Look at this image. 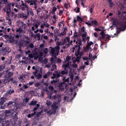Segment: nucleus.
<instances>
[{"mask_svg":"<svg viewBox=\"0 0 126 126\" xmlns=\"http://www.w3.org/2000/svg\"><path fill=\"white\" fill-rule=\"evenodd\" d=\"M76 45H75L74 47L72 48L73 51H76L75 52V56L76 57L75 59L76 62H80L82 56L83 55V51H80V50L82 49V40L78 39L76 41Z\"/></svg>","mask_w":126,"mask_h":126,"instance_id":"nucleus-1","label":"nucleus"},{"mask_svg":"<svg viewBox=\"0 0 126 126\" xmlns=\"http://www.w3.org/2000/svg\"><path fill=\"white\" fill-rule=\"evenodd\" d=\"M68 71L67 70H63L62 71L55 70L53 73V76L51 77V79H59L60 77H62L64 74H67Z\"/></svg>","mask_w":126,"mask_h":126,"instance_id":"nucleus-2","label":"nucleus"},{"mask_svg":"<svg viewBox=\"0 0 126 126\" xmlns=\"http://www.w3.org/2000/svg\"><path fill=\"white\" fill-rule=\"evenodd\" d=\"M6 102V98L2 97L0 98V109H6V108H8V107H10L11 106H12V105H13V103H14V102L12 101H10L8 102ZM6 102V103H5ZM4 103H5L4 104ZM3 104H4L3 105Z\"/></svg>","mask_w":126,"mask_h":126,"instance_id":"nucleus-3","label":"nucleus"},{"mask_svg":"<svg viewBox=\"0 0 126 126\" xmlns=\"http://www.w3.org/2000/svg\"><path fill=\"white\" fill-rule=\"evenodd\" d=\"M6 20L8 21H11L13 19V16L14 15V12L11 11V3H9L7 4L6 6Z\"/></svg>","mask_w":126,"mask_h":126,"instance_id":"nucleus-4","label":"nucleus"},{"mask_svg":"<svg viewBox=\"0 0 126 126\" xmlns=\"http://www.w3.org/2000/svg\"><path fill=\"white\" fill-rule=\"evenodd\" d=\"M70 60H71V57L68 56L66 57L64 63L62 65L64 70L70 71V68L69 67V61H70Z\"/></svg>","mask_w":126,"mask_h":126,"instance_id":"nucleus-5","label":"nucleus"},{"mask_svg":"<svg viewBox=\"0 0 126 126\" xmlns=\"http://www.w3.org/2000/svg\"><path fill=\"white\" fill-rule=\"evenodd\" d=\"M32 69L34 71H32V74L36 78V79H41L42 78V74H38L40 69L38 68H36L35 66H32Z\"/></svg>","mask_w":126,"mask_h":126,"instance_id":"nucleus-6","label":"nucleus"},{"mask_svg":"<svg viewBox=\"0 0 126 126\" xmlns=\"http://www.w3.org/2000/svg\"><path fill=\"white\" fill-rule=\"evenodd\" d=\"M51 54L53 57H54L55 59H57V56H59V52H60V46H57L55 48L52 47Z\"/></svg>","mask_w":126,"mask_h":126,"instance_id":"nucleus-7","label":"nucleus"},{"mask_svg":"<svg viewBox=\"0 0 126 126\" xmlns=\"http://www.w3.org/2000/svg\"><path fill=\"white\" fill-rule=\"evenodd\" d=\"M25 2L30 4V6L34 5L33 8L34 10H36L38 3H37V0H24Z\"/></svg>","mask_w":126,"mask_h":126,"instance_id":"nucleus-8","label":"nucleus"},{"mask_svg":"<svg viewBox=\"0 0 126 126\" xmlns=\"http://www.w3.org/2000/svg\"><path fill=\"white\" fill-rule=\"evenodd\" d=\"M100 34L101 36H102L101 38L103 39V40H104V41H109V40H110V38H111V36L105 34L104 31H102V32H100Z\"/></svg>","mask_w":126,"mask_h":126,"instance_id":"nucleus-9","label":"nucleus"},{"mask_svg":"<svg viewBox=\"0 0 126 126\" xmlns=\"http://www.w3.org/2000/svg\"><path fill=\"white\" fill-rule=\"evenodd\" d=\"M6 73L4 76V78L5 79H9L11 76L13 75V72H10L9 70H6Z\"/></svg>","mask_w":126,"mask_h":126,"instance_id":"nucleus-10","label":"nucleus"},{"mask_svg":"<svg viewBox=\"0 0 126 126\" xmlns=\"http://www.w3.org/2000/svg\"><path fill=\"white\" fill-rule=\"evenodd\" d=\"M63 83L64 85L65 86H66V87H67V86H68L69 85H71V83H69V78H66L65 76H64L63 79Z\"/></svg>","mask_w":126,"mask_h":126,"instance_id":"nucleus-11","label":"nucleus"},{"mask_svg":"<svg viewBox=\"0 0 126 126\" xmlns=\"http://www.w3.org/2000/svg\"><path fill=\"white\" fill-rule=\"evenodd\" d=\"M112 25L114 27H118V25H121V23L117 18H114L112 20Z\"/></svg>","mask_w":126,"mask_h":126,"instance_id":"nucleus-12","label":"nucleus"},{"mask_svg":"<svg viewBox=\"0 0 126 126\" xmlns=\"http://www.w3.org/2000/svg\"><path fill=\"white\" fill-rule=\"evenodd\" d=\"M20 7L21 9V10H22V11H24L25 10H29V6H28V5L26 4V3L25 4H21L20 5Z\"/></svg>","mask_w":126,"mask_h":126,"instance_id":"nucleus-13","label":"nucleus"},{"mask_svg":"<svg viewBox=\"0 0 126 126\" xmlns=\"http://www.w3.org/2000/svg\"><path fill=\"white\" fill-rule=\"evenodd\" d=\"M56 87H58V88H59V89H60L61 91H63V90H64V89L66 88V86H65L62 82L58 83L56 85Z\"/></svg>","mask_w":126,"mask_h":126,"instance_id":"nucleus-14","label":"nucleus"},{"mask_svg":"<svg viewBox=\"0 0 126 126\" xmlns=\"http://www.w3.org/2000/svg\"><path fill=\"white\" fill-rule=\"evenodd\" d=\"M51 99L52 100H56V99H58V103H61L62 101V99L61 98V95H60V94H56L52 97L51 96Z\"/></svg>","mask_w":126,"mask_h":126,"instance_id":"nucleus-15","label":"nucleus"},{"mask_svg":"<svg viewBox=\"0 0 126 126\" xmlns=\"http://www.w3.org/2000/svg\"><path fill=\"white\" fill-rule=\"evenodd\" d=\"M60 103L59 101L56 102L54 101L53 103L51 105V108H52V110H57L58 109V106H57L58 103Z\"/></svg>","mask_w":126,"mask_h":126,"instance_id":"nucleus-16","label":"nucleus"},{"mask_svg":"<svg viewBox=\"0 0 126 126\" xmlns=\"http://www.w3.org/2000/svg\"><path fill=\"white\" fill-rule=\"evenodd\" d=\"M16 32H17V34H19L21 35V34H23V32H24V30H22V29L19 28L18 29H16Z\"/></svg>","mask_w":126,"mask_h":126,"instance_id":"nucleus-17","label":"nucleus"},{"mask_svg":"<svg viewBox=\"0 0 126 126\" xmlns=\"http://www.w3.org/2000/svg\"><path fill=\"white\" fill-rule=\"evenodd\" d=\"M92 45H94V43H93V42L87 41V45L86 46L87 49L89 50V49H90V47H91Z\"/></svg>","mask_w":126,"mask_h":126,"instance_id":"nucleus-18","label":"nucleus"},{"mask_svg":"<svg viewBox=\"0 0 126 126\" xmlns=\"http://www.w3.org/2000/svg\"><path fill=\"white\" fill-rule=\"evenodd\" d=\"M40 108V105L39 104H36V107H34L33 110L32 111V112H33L34 113H35L37 114V111H38V109Z\"/></svg>","mask_w":126,"mask_h":126,"instance_id":"nucleus-19","label":"nucleus"},{"mask_svg":"<svg viewBox=\"0 0 126 126\" xmlns=\"http://www.w3.org/2000/svg\"><path fill=\"white\" fill-rule=\"evenodd\" d=\"M45 91H47V95L48 96V98L49 99H52V95L53 93H52V92L48 91V89H46Z\"/></svg>","mask_w":126,"mask_h":126,"instance_id":"nucleus-20","label":"nucleus"},{"mask_svg":"<svg viewBox=\"0 0 126 126\" xmlns=\"http://www.w3.org/2000/svg\"><path fill=\"white\" fill-rule=\"evenodd\" d=\"M60 81V79H56V80H53L51 81V84H54L56 86H57V84H58V82Z\"/></svg>","mask_w":126,"mask_h":126,"instance_id":"nucleus-21","label":"nucleus"},{"mask_svg":"<svg viewBox=\"0 0 126 126\" xmlns=\"http://www.w3.org/2000/svg\"><path fill=\"white\" fill-rule=\"evenodd\" d=\"M28 88V86L27 85L23 84L22 88H20V91H25V89H27Z\"/></svg>","mask_w":126,"mask_h":126,"instance_id":"nucleus-22","label":"nucleus"},{"mask_svg":"<svg viewBox=\"0 0 126 126\" xmlns=\"http://www.w3.org/2000/svg\"><path fill=\"white\" fill-rule=\"evenodd\" d=\"M15 40H16V42L17 43L18 42V40L19 39V38L21 37V34H16L15 36H13Z\"/></svg>","mask_w":126,"mask_h":126,"instance_id":"nucleus-23","label":"nucleus"},{"mask_svg":"<svg viewBox=\"0 0 126 126\" xmlns=\"http://www.w3.org/2000/svg\"><path fill=\"white\" fill-rule=\"evenodd\" d=\"M38 103V101L37 100H32L30 103L29 104L30 106H35V105H37V103Z\"/></svg>","mask_w":126,"mask_h":126,"instance_id":"nucleus-24","label":"nucleus"},{"mask_svg":"<svg viewBox=\"0 0 126 126\" xmlns=\"http://www.w3.org/2000/svg\"><path fill=\"white\" fill-rule=\"evenodd\" d=\"M11 115V112H10V110H5V117H9Z\"/></svg>","mask_w":126,"mask_h":126,"instance_id":"nucleus-25","label":"nucleus"},{"mask_svg":"<svg viewBox=\"0 0 126 126\" xmlns=\"http://www.w3.org/2000/svg\"><path fill=\"white\" fill-rule=\"evenodd\" d=\"M51 65H52V67L51 69V71H53V70H55L56 68H57V65H56L55 63H52Z\"/></svg>","mask_w":126,"mask_h":126,"instance_id":"nucleus-26","label":"nucleus"},{"mask_svg":"<svg viewBox=\"0 0 126 126\" xmlns=\"http://www.w3.org/2000/svg\"><path fill=\"white\" fill-rule=\"evenodd\" d=\"M25 26H26V25L25 24L22 23V24L20 25L19 28H20V29H22V30H25V28H26Z\"/></svg>","mask_w":126,"mask_h":126,"instance_id":"nucleus-27","label":"nucleus"},{"mask_svg":"<svg viewBox=\"0 0 126 126\" xmlns=\"http://www.w3.org/2000/svg\"><path fill=\"white\" fill-rule=\"evenodd\" d=\"M53 18L54 20H52V21L54 24H55L56 22H57V19H58V18H57V16H56V15H53Z\"/></svg>","mask_w":126,"mask_h":126,"instance_id":"nucleus-28","label":"nucleus"},{"mask_svg":"<svg viewBox=\"0 0 126 126\" xmlns=\"http://www.w3.org/2000/svg\"><path fill=\"white\" fill-rule=\"evenodd\" d=\"M27 11L28 15H29L30 14V15H31L32 16H33L34 12H33V11H29V10H28Z\"/></svg>","mask_w":126,"mask_h":126,"instance_id":"nucleus-29","label":"nucleus"},{"mask_svg":"<svg viewBox=\"0 0 126 126\" xmlns=\"http://www.w3.org/2000/svg\"><path fill=\"white\" fill-rule=\"evenodd\" d=\"M33 26L35 27L36 29H38V27H39V26H40V23H39V22L34 23Z\"/></svg>","mask_w":126,"mask_h":126,"instance_id":"nucleus-30","label":"nucleus"},{"mask_svg":"<svg viewBox=\"0 0 126 126\" xmlns=\"http://www.w3.org/2000/svg\"><path fill=\"white\" fill-rule=\"evenodd\" d=\"M66 34V31L65 29H64L63 31L59 34V36H64V35H65Z\"/></svg>","mask_w":126,"mask_h":126,"instance_id":"nucleus-31","label":"nucleus"},{"mask_svg":"<svg viewBox=\"0 0 126 126\" xmlns=\"http://www.w3.org/2000/svg\"><path fill=\"white\" fill-rule=\"evenodd\" d=\"M10 43H14V42H16L15 38H14V36L13 37H11L9 39Z\"/></svg>","mask_w":126,"mask_h":126,"instance_id":"nucleus-32","label":"nucleus"},{"mask_svg":"<svg viewBox=\"0 0 126 126\" xmlns=\"http://www.w3.org/2000/svg\"><path fill=\"white\" fill-rule=\"evenodd\" d=\"M77 19L79 22H82V21H83L82 18H81V17L79 16H77Z\"/></svg>","mask_w":126,"mask_h":126,"instance_id":"nucleus-33","label":"nucleus"},{"mask_svg":"<svg viewBox=\"0 0 126 126\" xmlns=\"http://www.w3.org/2000/svg\"><path fill=\"white\" fill-rule=\"evenodd\" d=\"M2 126H9V123L8 122H3Z\"/></svg>","mask_w":126,"mask_h":126,"instance_id":"nucleus-34","label":"nucleus"},{"mask_svg":"<svg viewBox=\"0 0 126 126\" xmlns=\"http://www.w3.org/2000/svg\"><path fill=\"white\" fill-rule=\"evenodd\" d=\"M43 24L44 25V27H47V28H50V25H49L47 22H45V23L43 22Z\"/></svg>","mask_w":126,"mask_h":126,"instance_id":"nucleus-35","label":"nucleus"},{"mask_svg":"<svg viewBox=\"0 0 126 126\" xmlns=\"http://www.w3.org/2000/svg\"><path fill=\"white\" fill-rule=\"evenodd\" d=\"M91 24H94V25H97L98 24V22L96 20H93L91 22Z\"/></svg>","mask_w":126,"mask_h":126,"instance_id":"nucleus-36","label":"nucleus"},{"mask_svg":"<svg viewBox=\"0 0 126 126\" xmlns=\"http://www.w3.org/2000/svg\"><path fill=\"white\" fill-rule=\"evenodd\" d=\"M22 16L24 18H27V17H28V16H29V15H28V13H27V14L25 13H23L22 14Z\"/></svg>","mask_w":126,"mask_h":126,"instance_id":"nucleus-37","label":"nucleus"},{"mask_svg":"<svg viewBox=\"0 0 126 126\" xmlns=\"http://www.w3.org/2000/svg\"><path fill=\"white\" fill-rule=\"evenodd\" d=\"M108 3H109V7H111V8L115 5V4H114L112 2H108Z\"/></svg>","mask_w":126,"mask_h":126,"instance_id":"nucleus-38","label":"nucleus"},{"mask_svg":"<svg viewBox=\"0 0 126 126\" xmlns=\"http://www.w3.org/2000/svg\"><path fill=\"white\" fill-rule=\"evenodd\" d=\"M8 93L10 95H11L12 94L14 93V90H10L9 91V92H8Z\"/></svg>","mask_w":126,"mask_h":126,"instance_id":"nucleus-39","label":"nucleus"},{"mask_svg":"<svg viewBox=\"0 0 126 126\" xmlns=\"http://www.w3.org/2000/svg\"><path fill=\"white\" fill-rule=\"evenodd\" d=\"M48 0H49V1L51 0L52 3L53 4V3H54L55 0H45V3H48Z\"/></svg>","mask_w":126,"mask_h":126,"instance_id":"nucleus-40","label":"nucleus"},{"mask_svg":"<svg viewBox=\"0 0 126 126\" xmlns=\"http://www.w3.org/2000/svg\"><path fill=\"white\" fill-rule=\"evenodd\" d=\"M48 89H49V90H51V91H53V90H54V87L52 86H49L48 87Z\"/></svg>","mask_w":126,"mask_h":126,"instance_id":"nucleus-41","label":"nucleus"},{"mask_svg":"<svg viewBox=\"0 0 126 126\" xmlns=\"http://www.w3.org/2000/svg\"><path fill=\"white\" fill-rule=\"evenodd\" d=\"M52 12H56L57 11V7H53L52 10Z\"/></svg>","mask_w":126,"mask_h":126,"instance_id":"nucleus-42","label":"nucleus"},{"mask_svg":"<svg viewBox=\"0 0 126 126\" xmlns=\"http://www.w3.org/2000/svg\"><path fill=\"white\" fill-rule=\"evenodd\" d=\"M83 1H86V0H82L81 1V5L83 6V7H85V5L84 4V2Z\"/></svg>","mask_w":126,"mask_h":126,"instance_id":"nucleus-43","label":"nucleus"},{"mask_svg":"<svg viewBox=\"0 0 126 126\" xmlns=\"http://www.w3.org/2000/svg\"><path fill=\"white\" fill-rule=\"evenodd\" d=\"M42 10V9H41L40 8H38V9H36V12L37 13V14L38 13H40V12H41V11Z\"/></svg>","mask_w":126,"mask_h":126,"instance_id":"nucleus-44","label":"nucleus"},{"mask_svg":"<svg viewBox=\"0 0 126 126\" xmlns=\"http://www.w3.org/2000/svg\"><path fill=\"white\" fill-rule=\"evenodd\" d=\"M56 63H62V60H61V59H58L56 61Z\"/></svg>","mask_w":126,"mask_h":126,"instance_id":"nucleus-45","label":"nucleus"},{"mask_svg":"<svg viewBox=\"0 0 126 126\" xmlns=\"http://www.w3.org/2000/svg\"><path fill=\"white\" fill-rule=\"evenodd\" d=\"M29 47L31 48V49H33V48H34V44L31 43V44L29 45Z\"/></svg>","mask_w":126,"mask_h":126,"instance_id":"nucleus-46","label":"nucleus"},{"mask_svg":"<svg viewBox=\"0 0 126 126\" xmlns=\"http://www.w3.org/2000/svg\"><path fill=\"white\" fill-rule=\"evenodd\" d=\"M41 114H42V112L40 111L39 112H37L36 113V117H40L41 116Z\"/></svg>","mask_w":126,"mask_h":126,"instance_id":"nucleus-47","label":"nucleus"},{"mask_svg":"<svg viewBox=\"0 0 126 126\" xmlns=\"http://www.w3.org/2000/svg\"><path fill=\"white\" fill-rule=\"evenodd\" d=\"M36 37H37V38H38V39H40V37L41 36V34H40V33H36L35 34Z\"/></svg>","mask_w":126,"mask_h":126,"instance_id":"nucleus-48","label":"nucleus"},{"mask_svg":"<svg viewBox=\"0 0 126 126\" xmlns=\"http://www.w3.org/2000/svg\"><path fill=\"white\" fill-rule=\"evenodd\" d=\"M12 115L13 116V117H14V118H17V113L15 112V114L13 113V114H12Z\"/></svg>","mask_w":126,"mask_h":126,"instance_id":"nucleus-49","label":"nucleus"},{"mask_svg":"<svg viewBox=\"0 0 126 126\" xmlns=\"http://www.w3.org/2000/svg\"><path fill=\"white\" fill-rule=\"evenodd\" d=\"M63 10H59V15L61 16H62V14H63Z\"/></svg>","mask_w":126,"mask_h":126,"instance_id":"nucleus-50","label":"nucleus"},{"mask_svg":"<svg viewBox=\"0 0 126 126\" xmlns=\"http://www.w3.org/2000/svg\"><path fill=\"white\" fill-rule=\"evenodd\" d=\"M3 84H6V83H7V79H3Z\"/></svg>","mask_w":126,"mask_h":126,"instance_id":"nucleus-51","label":"nucleus"},{"mask_svg":"<svg viewBox=\"0 0 126 126\" xmlns=\"http://www.w3.org/2000/svg\"><path fill=\"white\" fill-rule=\"evenodd\" d=\"M64 7L66 8V9H67V8H68V4L66 3H64Z\"/></svg>","mask_w":126,"mask_h":126,"instance_id":"nucleus-52","label":"nucleus"},{"mask_svg":"<svg viewBox=\"0 0 126 126\" xmlns=\"http://www.w3.org/2000/svg\"><path fill=\"white\" fill-rule=\"evenodd\" d=\"M49 76L47 74H45L43 76V78H45V79H47V78H48Z\"/></svg>","mask_w":126,"mask_h":126,"instance_id":"nucleus-53","label":"nucleus"},{"mask_svg":"<svg viewBox=\"0 0 126 126\" xmlns=\"http://www.w3.org/2000/svg\"><path fill=\"white\" fill-rule=\"evenodd\" d=\"M89 11H90V12L92 14V13L93 12V7H91L90 9V10H89Z\"/></svg>","mask_w":126,"mask_h":126,"instance_id":"nucleus-54","label":"nucleus"},{"mask_svg":"<svg viewBox=\"0 0 126 126\" xmlns=\"http://www.w3.org/2000/svg\"><path fill=\"white\" fill-rule=\"evenodd\" d=\"M44 32L45 33H47V34H48V33H50V32L49 31V29H45Z\"/></svg>","mask_w":126,"mask_h":126,"instance_id":"nucleus-55","label":"nucleus"},{"mask_svg":"<svg viewBox=\"0 0 126 126\" xmlns=\"http://www.w3.org/2000/svg\"><path fill=\"white\" fill-rule=\"evenodd\" d=\"M34 86L35 87H38L40 86V83H35V84L34 85Z\"/></svg>","mask_w":126,"mask_h":126,"instance_id":"nucleus-56","label":"nucleus"},{"mask_svg":"<svg viewBox=\"0 0 126 126\" xmlns=\"http://www.w3.org/2000/svg\"><path fill=\"white\" fill-rule=\"evenodd\" d=\"M73 77H74V75H70V78L71 79V81H72V80H73Z\"/></svg>","mask_w":126,"mask_h":126,"instance_id":"nucleus-57","label":"nucleus"},{"mask_svg":"<svg viewBox=\"0 0 126 126\" xmlns=\"http://www.w3.org/2000/svg\"><path fill=\"white\" fill-rule=\"evenodd\" d=\"M44 44H41L40 45V48H41V50H43L44 49Z\"/></svg>","mask_w":126,"mask_h":126,"instance_id":"nucleus-58","label":"nucleus"},{"mask_svg":"<svg viewBox=\"0 0 126 126\" xmlns=\"http://www.w3.org/2000/svg\"><path fill=\"white\" fill-rule=\"evenodd\" d=\"M44 27H45L44 23H42L41 25H40V28L41 29H44Z\"/></svg>","mask_w":126,"mask_h":126,"instance_id":"nucleus-59","label":"nucleus"},{"mask_svg":"<svg viewBox=\"0 0 126 126\" xmlns=\"http://www.w3.org/2000/svg\"><path fill=\"white\" fill-rule=\"evenodd\" d=\"M52 63H49L46 65V67H48V68H50V67L52 65Z\"/></svg>","mask_w":126,"mask_h":126,"instance_id":"nucleus-60","label":"nucleus"},{"mask_svg":"<svg viewBox=\"0 0 126 126\" xmlns=\"http://www.w3.org/2000/svg\"><path fill=\"white\" fill-rule=\"evenodd\" d=\"M66 40V41H67L69 43V41H70V38L69 37H66V39H65Z\"/></svg>","mask_w":126,"mask_h":126,"instance_id":"nucleus-61","label":"nucleus"},{"mask_svg":"<svg viewBox=\"0 0 126 126\" xmlns=\"http://www.w3.org/2000/svg\"><path fill=\"white\" fill-rule=\"evenodd\" d=\"M51 63H54V58L51 57L50 59Z\"/></svg>","mask_w":126,"mask_h":126,"instance_id":"nucleus-62","label":"nucleus"},{"mask_svg":"<svg viewBox=\"0 0 126 126\" xmlns=\"http://www.w3.org/2000/svg\"><path fill=\"white\" fill-rule=\"evenodd\" d=\"M43 39H44L45 40H48V39H49V37H48L47 35H44L43 36Z\"/></svg>","mask_w":126,"mask_h":126,"instance_id":"nucleus-63","label":"nucleus"},{"mask_svg":"<svg viewBox=\"0 0 126 126\" xmlns=\"http://www.w3.org/2000/svg\"><path fill=\"white\" fill-rule=\"evenodd\" d=\"M81 30L82 32H85V27H83L81 28Z\"/></svg>","mask_w":126,"mask_h":126,"instance_id":"nucleus-64","label":"nucleus"}]
</instances>
